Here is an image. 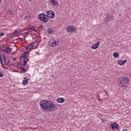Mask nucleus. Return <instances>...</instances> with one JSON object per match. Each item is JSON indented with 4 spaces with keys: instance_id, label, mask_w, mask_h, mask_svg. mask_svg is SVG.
Returning <instances> with one entry per match:
<instances>
[{
    "instance_id": "1",
    "label": "nucleus",
    "mask_w": 131,
    "mask_h": 131,
    "mask_svg": "<svg viewBox=\"0 0 131 131\" xmlns=\"http://www.w3.org/2000/svg\"><path fill=\"white\" fill-rule=\"evenodd\" d=\"M40 107L42 110L53 112L56 110V105L52 101L42 100L40 102Z\"/></svg>"
},
{
    "instance_id": "2",
    "label": "nucleus",
    "mask_w": 131,
    "mask_h": 131,
    "mask_svg": "<svg viewBox=\"0 0 131 131\" xmlns=\"http://www.w3.org/2000/svg\"><path fill=\"white\" fill-rule=\"evenodd\" d=\"M118 82L119 86L123 88V89H125V88L129 85V80L125 77H122L119 78L118 79Z\"/></svg>"
},
{
    "instance_id": "3",
    "label": "nucleus",
    "mask_w": 131,
    "mask_h": 131,
    "mask_svg": "<svg viewBox=\"0 0 131 131\" xmlns=\"http://www.w3.org/2000/svg\"><path fill=\"white\" fill-rule=\"evenodd\" d=\"M58 45H59V39L57 38H53L49 42V47H51L52 48H55L57 47Z\"/></svg>"
},
{
    "instance_id": "4",
    "label": "nucleus",
    "mask_w": 131,
    "mask_h": 131,
    "mask_svg": "<svg viewBox=\"0 0 131 131\" xmlns=\"http://www.w3.org/2000/svg\"><path fill=\"white\" fill-rule=\"evenodd\" d=\"M38 18L42 21V22H48L49 18L47 17V15L45 13H41L38 15Z\"/></svg>"
},
{
    "instance_id": "5",
    "label": "nucleus",
    "mask_w": 131,
    "mask_h": 131,
    "mask_svg": "<svg viewBox=\"0 0 131 131\" xmlns=\"http://www.w3.org/2000/svg\"><path fill=\"white\" fill-rule=\"evenodd\" d=\"M66 30L70 33H74L76 31V28L73 26H69L66 28Z\"/></svg>"
},
{
    "instance_id": "6",
    "label": "nucleus",
    "mask_w": 131,
    "mask_h": 131,
    "mask_svg": "<svg viewBox=\"0 0 131 131\" xmlns=\"http://www.w3.org/2000/svg\"><path fill=\"white\" fill-rule=\"evenodd\" d=\"M6 60H7V58H6V55L3 54H0V61L2 65V67H3V66H5V65H6Z\"/></svg>"
},
{
    "instance_id": "7",
    "label": "nucleus",
    "mask_w": 131,
    "mask_h": 131,
    "mask_svg": "<svg viewBox=\"0 0 131 131\" xmlns=\"http://www.w3.org/2000/svg\"><path fill=\"white\" fill-rule=\"evenodd\" d=\"M46 14L48 18H50L51 19L55 18V12L53 10H48L47 11Z\"/></svg>"
},
{
    "instance_id": "8",
    "label": "nucleus",
    "mask_w": 131,
    "mask_h": 131,
    "mask_svg": "<svg viewBox=\"0 0 131 131\" xmlns=\"http://www.w3.org/2000/svg\"><path fill=\"white\" fill-rule=\"evenodd\" d=\"M24 60V65L26 66L27 65V62H28V58L26 57V55H23L20 58V61H23Z\"/></svg>"
},
{
    "instance_id": "9",
    "label": "nucleus",
    "mask_w": 131,
    "mask_h": 131,
    "mask_svg": "<svg viewBox=\"0 0 131 131\" xmlns=\"http://www.w3.org/2000/svg\"><path fill=\"white\" fill-rule=\"evenodd\" d=\"M114 18V16H113L112 15L110 14H107L106 17L105 18V21H107L108 22L109 21H112ZM106 19H107V20Z\"/></svg>"
},
{
    "instance_id": "10",
    "label": "nucleus",
    "mask_w": 131,
    "mask_h": 131,
    "mask_svg": "<svg viewBox=\"0 0 131 131\" xmlns=\"http://www.w3.org/2000/svg\"><path fill=\"white\" fill-rule=\"evenodd\" d=\"M3 53H6V54H9L12 52V49L9 47H6V48L3 50Z\"/></svg>"
},
{
    "instance_id": "11",
    "label": "nucleus",
    "mask_w": 131,
    "mask_h": 131,
    "mask_svg": "<svg viewBox=\"0 0 131 131\" xmlns=\"http://www.w3.org/2000/svg\"><path fill=\"white\" fill-rule=\"evenodd\" d=\"M99 46H100V41L97 42L96 43L94 44L92 46L91 49H92V50H97V49L99 48Z\"/></svg>"
},
{
    "instance_id": "12",
    "label": "nucleus",
    "mask_w": 131,
    "mask_h": 131,
    "mask_svg": "<svg viewBox=\"0 0 131 131\" xmlns=\"http://www.w3.org/2000/svg\"><path fill=\"white\" fill-rule=\"evenodd\" d=\"M50 3L54 7H57V6H58L59 5V3H58V1L57 0H50Z\"/></svg>"
},
{
    "instance_id": "13",
    "label": "nucleus",
    "mask_w": 131,
    "mask_h": 131,
    "mask_svg": "<svg viewBox=\"0 0 131 131\" xmlns=\"http://www.w3.org/2000/svg\"><path fill=\"white\" fill-rule=\"evenodd\" d=\"M111 125L113 129H114L115 128H116L117 129L119 128V127H118V125H117L116 123H112L111 124Z\"/></svg>"
},
{
    "instance_id": "14",
    "label": "nucleus",
    "mask_w": 131,
    "mask_h": 131,
    "mask_svg": "<svg viewBox=\"0 0 131 131\" xmlns=\"http://www.w3.org/2000/svg\"><path fill=\"white\" fill-rule=\"evenodd\" d=\"M57 102L58 103H64V102H65V99H64V98H58L57 99Z\"/></svg>"
},
{
    "instance_id": "15",
    "label": "nucleus",
    "mask_w": 131,
    "mask_h": 131,
    "mask_svg": "<svg viewBox=\"0 0 131 131\" xmlns=\"http://www.w3.org/2000/svg\"><path fill=\"white\" fill-rule=\"evenodd\" d=\"M117 62H118V64L119 65L121 66V65H124V64H125V63H126L127 60H124V61L118 60Z\"/></svg>"
},
{
    "instance_id": "16",
    "label": "nucleus",
    "mask_w": 131,
    "mask_h": 131,
    "mask_svg": "<svg viewBox=\"0 0 131 131\" xmlns=\"http://www.w3.org/2000/svg\"><path fill=\"white\" fill-rule=\"evenodd\" d=\"M22 83L23 85H26V84L28 83V78L25 77L24 80H23Z\"/></svg>"
},
{
    "instance_id": "17",
    "label": "nucleus",
    "mask_w": 131,
    "mask_h": 131,
    "mask_svg": "<svg viewBox=\"0 0 131 131\" xmlns=\"http://www.w3.org/2000/svg\"><path fill=\"white\" fill-rule=\"evenodd\" d=\"M47 32L49 34H53L54 33V29L52 28L48 29Z\"/></svg>"
},
{
    "instance_id": "18",
    "label": "nucleus",
    "mask_w": 131,
    "mask_h": 131,
    "mask_svg": "<svg viewBox=\"0 0 131 131\" xmlns=\"http://www.w3.org/2000/svg\"><path fill=\"white\" fill-rule=\"evenodd\" d=\"M33 47H34V46L33 45V44L31 43L29 46L27 47L26 50H30V51H31V50H33Z\"/></svg>"
},
{
    "instance_id": "19",
    "label": "nucleus",
    "mask_w": 131,
    "mask_h": 131,
    "mask_svg": "<svg viewBox=\"0 0 131 131\" xmlns=\"http://www.w3.org/2000/svg\"><path fill=\"white\" fill-rule=\"evenodd\" d=\"M113 57H114V58H118V57H119L118 53H117V52L114 53Z\"/></svg>"
},
{
    "instance_id": "20",
    "label": "nucleus",
    "mask_w": 131,
    "mask_h": 131,
    "mask_svg": "<svg viewBox=\"0 0 131 131\" xmlns=\"http://www.w3.org/2000/svg\"><path fill=\"white\" fill-rule=\"evenodd\" d=\"M28 29H29L30 30H33V31L36 32L35 28H34V27H33V26L29 27L28 28Z\"/></svg>"
},
{
    "instance_id": "21",
    "label": "nucleus",
    "mask_w": 131,
    "mask_h": 131,
    "mask_svg": "<svg viewBox=\"0 0 131 131\" xmlns=\"http://www.w3.org/2000/svg\"><path fill=\"white\" fill-rule=\"evenodd\" d=\"M20 70H21V71H23L24 73L27 72V70L25 69V68L21 67V68H20Z\"/></svg>"
},
{
    "instance_id": "22",
    "label": "nucleus",
    "mask_w": 131,
    "mask_h": 131,
    "mask_svg": "<svg viewBox=\"0 0 131 131\" xmlns=\"http://www.w3.org/2000/svg\"><path fill=\"white\" fill-rule=\"evenodd\" d=\"M17 67H18L19 68H22V66H23V65L21 63H17Z\"/></svg>"
},
{
    "instance_id": "23",
    "label": "nucleus",
    "mask_w": 131,
    "mask_h": 131,
    "mask_svg": "<svg viewBox=\"0 0 131 131\" xmlns=\"http://www.w3.org/2000/svg\"><path fill=\"white\" fill-rule=\"evenodd\" d=\"M26 55H29V51H26L24 53L23 56H26Z\"/></svg>"
},
{
    "instance_id": "24",
    "label": "nucleus",
    "mask_w": 131,
    "mask_h": 131,
    "mask_svg": "<svg viewBox=\"0 0 131 131\" xmlns=\"http://www.w3.org/2000/svg\"><path fill=\"white\" fill-rule=\"evenodd\" d=\"M4 73L0 72V78L4 77Z\"/></svg>"
},
{
    "instance_id": "25",
    "label": "nucleus",
    "mask_w": 131,
    "mask_h": 131,
    "mask_svg": "<svg viewBox=\"0 0 131 131\" xmlns=\"http://www.w3.org/2000/svg\"><path fill=\"white\" fill-rule=\"evenodd\" d=\"M5 35V33L4 32H1L0 33V36H4Z\"/></svg>"
},
{
    "instance_id": "26",
    "label": "nucleus",
    "mask_w": 131,
    "mask_h": 131,
    "mask_svg": "<svg viewBox=\"0 0 131 131\" xmlns=\"http://www.w3.org/2000/svg\"><path fill=\"white\" fill-rule=\"evenodd\" d=\"M25 34L26 35H28V32H26V33H25Z\"/></svg>"
},
{
    "instance_id": "27",
    "label": "nucleus",
    "mask_w": 131,
    "mask_h": 131,
    "mask_svg": "<svg viewBox=\"0 0 131 131\" xmlns=\"http://www.w3.org/2000/svg\"><path fill=\"white\" fill-rule=\"evenodd\" d=\"M13 60L14 61H16V58H13Z\"/></svg>"
},
{
    "instance_id": "28",
    "label": "nucleus",
    "mask_w": 131,
    "mask_h": 131,
    "mask_svg": "<svg viewBox=\"0 0 131 131\" xmlns=\"http://www.w3.org/2000/svg\"><path fill=\"white\" fill-rule=\"evenodd\" d=\"M28 1V2H31V1H32V0H27Z\"/></svg>"
},
{
    "instance_id": "29",
    "label": "nucleus",
    "mask_w": 131,
    "mask_h": 131,
    "mask_svg": "<svg viewBox=\"0 0 131 131\" xmlns=\"http://www.w3.org/2000/svg\"><path fill=\"white\" fill-rule=\"evenodd\" d=\"M0 49H2V46H0Z\"/></svg>"
},
{
    "instance_id": "30",
    "label": "nucleus",
    "mask_w": 131,
    "mask_h": 131,
    "mask_svg": "<svg viewBox=\"0 0 131 131\" xmlns=\"http://www.w3.org/2000/svg\"><path fill=\"white\" fill-rule=\"evenodd\" d=\"M1 2H2V0H0V3H1Z\"/></svg>"
}]
</instances>
